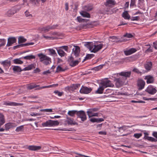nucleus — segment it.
<instances>
[{"label":"nucleus","instance_id":"a19ab883","mask_svg":"<svg viewBox=\"0 0 157 157\" xmlns=\"http://www.w3.org/2000/svg\"><path fill=\"white\" fill-rule=\"evenodd\" d=\"M57 52L58 54L61 57L64 56L65 54L63 51L61 49L57 50Z\"/></svg>","mask_w":157,"mask_h":157},{"label":"nucleus","instance_id":"c756f323","mask_svg":"<svg viewBox=\"0 0 157 157\" xmlns=\"http://www.w3.org/2000/svg\"><path fill=\"white\" fill-rule=\"evenodd\" d=\"M35 56L33 55H30L25 56L23 57H21V58H23L25 59L30 60L32 59H34L35 58Z\"/></svg>","mask_w":157,"mask_h":157},{"label":"nucleus","instance_id":"3c124183","mask_svg":"<svg viewBox=\"0 0 157 157\" xmlns=\"http://www.w3.org/2000/svg\"><path fill=\"white\" fill-rule=\"evenodd\" d=\"M103 66H104V65H100L98 67H95L94 68V69L96 71H98L100 69H101L102 68Z\"/></svg>","mask_w":157,"mask_h":157},{"label":"nucleus","instance_id":"393cba45","mask_svg":"<svg viewBox=\"0 0 157 157\" xmlns=\"http://www.w3.org/2000/svg\"><path fill=\"white\" fill-rule=\"evenodd\" d=\"M21 67L18 66H14L13 68V70L14 72H20L23 71L22 70Z\"/></svg>","mask_w":157,"mask_h":157},{"label":"nucleus","instance_id":"6ab92c4d","mask_svg":"<svg viewBox=\"0 0 157 157\" xmlns=\"http://www.w3.org/2000/svg\"><path fill=\"white\" fill-rule=\"evenodd\" d=\"M145 79L147 80L146 82L147 83H152L154 81L153 77L150 75L146 76L145 78Z\"/></svg>","mask_w":157,"mask_h":157},{"label":"nucleus","instance_id":"423d86ee","mask_svg":"<svg viewBox=\"0 0 157 157\" xmlns=\"http://www.w3.org/2000/svg\"><path fill=\"white\" fill-rule=\"evenodd\" d=\"M18 10L14 8H11L6 12L4 14L5 16L6 17H11Z\"/></svg>","mask_w":157,"mask_h":157},{"label":"nucleus","instance_id":"20e7f679","mask_svg":"<svg viewBox=\"0 0 157 157\" xmlns=\"http://www.w3.org/2000/svg\"><path fill=\"white\" fill-rule=\"evenodd\" d=\"M59 124V122L57 121L49 120L43 123L42 125L43 127H51L58 125Z\"/></svg>","mask_w":157,"mask_h":157},{"label":"nucleus","instance_id":"0e129e2a","mask_svg":"<svg viewBox=\"0 0 157 157\" xmlns=\"http://www.w3.org/2000/svg\"><path fill=\"white\" fill-rule=\"evenodd\" d=\"M133 71L134 72H136L137 73H140V72L139 71V70H138L136 68H134L133 70Z\"/></svg>","mask_w":157,"mask_h":157},{"label":"nucleus","instance_id":"e433bc0d","mask_svg":"<svg viewBox=\"0 0 157 157\" xmlns=\"http://www.w3.org/2000/svg\"><path fill=\"white\" fill-rule=\"evenodd\" d=\"M104 88L102 85L100 86L98 89L96 91V93L97 94H101L103 93V91L104 90Z\"/></svg>","mask_w":157,"mask_h":157},{"label":"nucleus","instance_id":"f257e3e1","mask_svg":"<svg viewBox=\"0 0 157 157\" xmlns=\"http://www.w3.org/2000/svg\"><path fill=\"white\" fill-rule=\"evenodd\" d=\"M91 52L96 53L101 50L102 48L106 49L108 47V44L104 42H97L94 44L87 42L85 44Z\"/></svg>","mask_w":157,"mask_h":157},{"label":"nucleus","instance_id":"aec40b11","mask_svg":"<svg viewBox=\"0 0 157 157\" xmlns=\"http://www.w3.org/2000/svg\"><path fill=\"white\" fill-rule=\"evenodd\" d=\"M28 149L32 151H37L40 149L41 148V147L40 146H29L28 147Z\"/></svg>","mask_w":157,"mask_h":157},{"label":"nucleus","instance_id":"dca6fc26","mask_svg":"<svg viewBox=\"0 0 157 157\" xmlns=\"http://www.w3.org/2000/svg\"><path fill=\"white\" fill-rule=\"evenodd\" d=\"M136 51V50L134 48H131L128 50L124 51V54L126 56L129 55L135 52Z\"/></svg>","mask_w":157,"mask_h":157},{"label":"nucleus","instance_id":"09e8293b","mask_svg":"<svg viewBox=\"0 0 157 157\" xmlns=\"http://www.w3.org/2000/svg\"><path fill=\"white\" fill-rule=\"evenodd\" d=\"M54 93L55 94H57L59 96H61L63 95V92H60L57 90H55L54 92Z\"/></svg>","mask_w":157,"mask_h":157},{"label":"nucleus","instance_id":"69168bd1","mask_svg":"<svg viewBox=\"0 0 157 157\" xmlns=\"http://www.w3.org/2000/svg\"><path fill=\"white\" fill-rule=\"evenodd\" d=\"M63 49H64L66 51H67L68 50V47L67 46H63L61 47Z\"/></svg>","mask_w":157,"mask_h":157},{"label":"nucleus","instance_id":"6e6552de","mask_svg":"<svg viewBox=\"0 0 157 157\" xmlns=\"http://www.w3.org/2000/svg\"><path fill=\"white\" fill-rule=\"evenodd\" d=\"M133 36L130 33H126L122 37H121V40H119L117 41H112V42H115L116 43H121L123 42H125L128 41V40L125 37L128 38H131L133 37Z\"/></svg>","mask_w":157,"mask_h":157},{"label":"nucleus","instance_id":"ea45409f","mask_svg":"<svg viewBox=\"0 0 157 157\" xmlns=\"http://www.w3.org/2000/svg\"><path fill=\"white\" fill-rule=\"evenodd\" d=\"M39 85H37L35 84L32 85L31 84L28 86L27 87V89L29 90H31L33 89V88L36 87H39Z\"/></svg>","mask_w":157,"mask_h":157},{"label":"nucleus","instance_id":"052dcab7","mask_svg":"<svg viewBox=\"0 0 157 157\" xmlns=\"http://www.w3.org/2000/svg\"><path fill=\"white\" fill-rule=\"evenodd\" d=\"M30 115L32 116H36L40 115V114L37 113H31L30 114Z\"/></svg>","mask_w":157,"mask_h":157},{"label":"nucleus","instance_id":"49530a36","mask_svg":"<svg viewBox=\"0 0 157 157\" xmlns=\"http://www.w3.org/2000/svg\"><path fill=\"white\" fill-rule=\"evenodd\" d=\"M48 51L49 52V54L50 55H54L56 54L55 51L52 49H49Z\"/></svg>","mask_w":157,"mask_h":157},{"label":"nucleus","instance_id":"774afa93","mask_svg":"<svg viewBox=\"0 0 157 157\" xmlns=\"http://www.w3.org/2000/svg\"><path fill=\"white\" fill-rule=\"evenodd\" d=\"M153 44L155 48L157 49V41L154 42Z\"/></svg>","mask_w":157,"mask_h":157},{"label":"nucleus","instance_id":"864d4df0","mask_svg":"<svg viewBox=\"0 0 157 157\" xmlns=\"http://www.w3.org/2000/svg\"><path fill=\"white\" fill-rule=\"evenodd\" d=\"M141 136V133H136L134 135V136L137 139L139 138Z\"/></svg>","mask_w":157,"mask_h":157},{"label":"nucleus","instance_id":"58836bf2","mask_svg":"<svg viewBox=\"0 0 157 157\" xmlns=\"http://www.w3.org/2000/svg\"><path fill=\"white\" fill-rule=\"evenodd\" d=\"M26 40L23 37L20 36L18 38V42L19 44L25 42Z\"/></svg>","mask_w":157,"mask_h":157},{"label":"nucleus","instance_id":"39448f33","mask_svg":"<svg viewBox=\"0 0 157 157\" xmlns=\"http://www.w3.org/2000/svg\"><path fill=\"white\" fill-rule=\"evenodd\" d=\"M58 26V25H48L46 26L40 28H39V30L43 31L44 33H46L49 31L50 30L53 29H56Z\"/></svg>","mask_w":157,"mask_h":157},{"label":"nucleus","instance_id":"f3484780","mask_svg":"<svg viewBox=\"0 0 157 157\" xmlns=\"http://www.w3.org/2000/svg\"><path fill=\"white\" fill-rule=\"evenodd\" d=\"M4 104L6 105L10 106H21L23 105V104L20 103H17L13 102H6Z\"/></svg>","mask_w":157,"mask_h":157},{"label":"nucleus","instance_id":"c03bdc74","mask_svg":"<svg viewBox=\"0 0 157 157\" xmlns=\"http://www.w3.org/2000/svg\"><path fill=\"white\" fill-rule=\"evenodd\" d=\"M6 40L4 39H0V47L4 45L5 44Z\"/></svg>","mask_w":157,"mask_h":157},{"label":"nucleus","instance_id":"338daca9","mask_svg":"<svg viewBox=\"0 0 157 157\" xmlns=\"http://www.w3.org/2000/svg\"><path fill=\"white\" fill-rule=\"evenodd\" d=\"M80 86L79 84H76L73 85V88L74 89H76L79 87Z\"/></svg>","mask_w":157,"mask_h":157},{"label":"nucleus","instance_id":"680f3d73","mask_svg":"<svg viewBox=\"0 0 157 157\" xmlns=\"http://www.w3.org/2000/svg\"><path fill=\"white\" fill-rule=\"evenodd\" d=\"M43 36L44 38H45V39H53V37H50L48 36H45L44 35H43Z\"/></svg>","mask_w":157,"mask_h":157},{"label":"nucleus","instance_id":"ddd939ff","mask_svg":"<svg viewBox=\"0 0 157 157\" xmlns=\"http://www.w3.org/2000/svg\"><path fill=\"white\" fill-rule=\"evenodd\" d=\"M91 90L92 89L91 88L82 86V88L80 90V92L81 93L87 94L90 93Z\"/></svg>","mask_w":157,"mask_h":157},{"label":"nucleus","instance_id":"cd10ccee","mask_svg":"<svg viewBox=\"0 0 157 157\" xmlns=\"http://www.w3.org/2000/svg\"><path fill=\"white\" fill-rule=\"evenodd\" d=\"M115 4L114 1L113 0H107L105 5L106 6H110V5H114Z\"/></svg>","mask_w":157,"mask_h":157},{"label":"nucleus","instance_id":"8fccbe9b","mask_svg":"<svg viewBox=\"0 0 157 157\" xmlns=\"http://www.w3.org/2000/svg\"><path fill=\"white\" fill-rule=\"evenodd\" d=\"M40 111H45L48 112H52V109H45L40 110Z\"/></svg>","mask_w":157,"mask_h":157},{"label":"nucleus","instance_id":"f704fd0d","mask_svg":"<svg viewBox=\"0 0 157 157\" xmlns=\"http://www.w3.org/2000/svg\"><path fill=\"white\" fill-rule=\"evenodd\" d=\"M144 138L145 139L151 142H156L157 141V140L151 137L145 136H144Z\"/></svg>","mask_w":157,"mask_h":157},{"label":"nucleus","instance_id":"4c0bfd02","mask_svg":"<svg viewBox=\"0 0 157 157\" xmlns=\"http://www.w3.org/2000/svg\"><path fill=\"white\" fill-rule=\"evenodd\" d=\"M13 127L12 124L11 123H7L5 125V130L6 131L8 130L9 129Z\"/></svg>","mask_w":157,"mask_h":157},{"label":"nucleus","instance_id":"2f4dec72","mask_svg":"<svg viewBox=\"0 0 157 157\" xmlns=\"http://www.w3.org/2000/svg\"><path fill=\"white\" fill-rule=\"evenodd\" d=\"M34 68V65L33 64H31L29 65L28 67H25L24 68L22 69V70H23V71L29 70Z\"/></svg>","mask_w":157,"mask_h":157},{"label":"nucleus","instance_id":"13d9d810","mask_svg":"<svg viewBox=\"0 0 157 157\" xmlns=\"http://www.w3.org/2000/svg\"><path fill=\"white\" fill-rule=\"evenodd\" d=\"M77 19L78 21L79 22H81L83 21H84V19L80 17H78L77 18Z\"/></svg>","mask_w":157,"mask_h":157},{"label":"nucleus","instance_id":"2eb2a0df","mask_svg":"<svg viewBox=\"0 0 157 157\" xmlns=\"http://www.w3.org/2000/svg\"><path fill=\"white\" fill-rule=\"evenodd\" d=\"M16 39L15 37H11L8 40V43L6 44V46H10L13 43L16 42Z\"/></svg>","mask_w":157,"mask_h":157},{"label":"nucleus","instance_id":"79ce46f5","mask_svg":"<svg viewBox=\"0 0 157 157\" xmlns=\"http://www.w3.org/2000/svg\"><path fill=\"white\" fill-rule=\"evenodd\" d=\"M25 14L26 17L29 18H30L32 17V15L28 10H27L25 12Z\"/></svg>","mask_w":157,"mask_h":157},{"label":"nucleus","instance_id":"de8ad7c7","mask_svg":"<svg viewBox=\"0 0 157 157\" xmlns=\"http://www.w3.org/2000/svg\"><path fill=\"white\" fill-rule=\"evenodd\" d=\"M23 128L24 127L23 125L17 127L15 130L17 132L21 131L23 129Z\"/></svg>","mask_w":157,"mask_h":157},{"label":"nucleus","instance_id":"c9c22d12","mask_svg":"<svg viewBox=\"0 0 157 157\" xmlns=\"http://www.w3.org/2000/svg\"><path fill=\"white\" fill-rule=\"evenodd\" d=\"M78 111L77 110H71L69 111L67 114L69 115L71 117H73L74 116L75 114H77Z\"/></svg>","mask_w":157,"mask_h":157},{"label":"nucleus","instance_id":"37998d69","mask_svg":"<svg viewBox=\"0 0 157 157\" xmlns=\"http://www.w3.org/2000/svg\"><path fill=\"white\" fill-rule=\"evenodd\" d=\"M3 115L0 113V122L1 123H3V124L5 122V121L4 119Z\"/></svg>","mask_w":157,"mask_h":157},{"label":"nucleus","instance_id":"72a5a7b5","mask_svg":"<svg viewBox=\"0 0 157 157\" xmlns=\"http://www.w3.org/2000/svg\"><path fill=\"white\" fill-rule=\"evenodd\" d=\"M22 58L16 59L13 60V63L15 64H21L23 63V62L20 60Z\"/></svg>","mask_w":157,"mask_h":157},{"label":"nucleus","instance_id":"9b49d317","mask_svg":"<svg viewBox=\"0 0 157 157\" xmlns=\"http://www.w3.org/2000/svg\"><path fill=\"white\" fill-rule=\"evenodd\" d=\"M145 91L151 94H154L157 91L156 89L152 86H149L146 89Z\"/></svg>","mask_w":157,"mask_h":157},{"label":"nucleus","instance_id":"4be33fe9","mask_svg":"<svg viewBox=\"0 0 157 157\" xmlns=\"http://www.w3.org/2000/svg\"><path fill=\"white\" fill-rule=\"evenodd\" d=\"M67 120L66 121V122L69 124L70 125H77L78 123L75 121H74L73 119H71L70 118L67 117Z\"/></svg>","mask_w":157,"mask_h":157},{"label":"nucleus","instance_id":"412c9836","mask_svg":"<svg viewBox=\"0 0 157 157\" xmlns=\"http://www.w3.org/2000/svg\"><path fill=\"white\" fill-rule=\"evenodd\" d=\"M34 44V43L33 42H30L24 44H21L19 45H17V46H15L13 47V49H15L16 48H20V47H22L24 46H29L30 45H33Z\"/></svg>","mask_w":157,"mask_h":157},{"label":"nucleus","instance_id":"e2e57ef3","mask_svg":"<svg viewBox=\"0 0 157 157\" xmlns=\"http://www.w3.org/2000/svg\"><path fill=\"white\" fill-rule=\"evenodd\" d=\"M98 134L100 135H106V132L105 131H100L98 132Z\"/></svg>","mask_w":157,"mask_h":157},{"label":"nucleus","instance_id":"c85d7f7f","mask_svg":"<svg viewBox=\"0 0 157 157\" xmlns=\"http://www.w3.org/2000/svg\"><path fill=\"white\" fill-rule=\"evenodd\" d=\"M152 63L151 62H147L144 65V67L145 69L148 70H150L151 68Z\"/></svg>","mask_w":157,"mask_h":157},{"label":"nucleus","instance_id":"a211bd4d","mask_svg":"<svg viewBox=\"0 0 157 157\" xmlns=\"http://www.w3.org/2000/svg\"><path fill=\"white\" fill-rule=\"evenodd\" d=\"M131 72L128 71L126 72H122L119 73V75L122 76L121 77H125L126 80L127 79V78L130 77L131 75Z\"/></svg>","mask_w":157,"mask_h":157},{"label":"nucleus","instance_id":"f03ea898","mask_svg":"<svg viewBox=\"0 0 157 157\" xmlns=\"http://www.w3.org/2000/svg\"><path fill=\"white\" fill-rule=\"evenodd\" d=\"M37 56L39 58L40 61L44 64L47 65L51 63V58L46 55L41 53L38 54Z\"/></svg>","mask_w":157,"mask_h":157},{"label":"nucleus","instance_id":"f8f14e48","mask_svg":"<svg viewBox=\"0 0 157 157\" xmlns=\"http://www.w3.org/2000/svg\"><path fill=\"white\" fill-rule=\"evenodd\" d=\"M145 85V82L142 79L139 80L137 82V85L139 90H141L143 89Z\"/></svg>","mask_w":157,"mask_h":157},{"label":"nucleus","instance_id":"0eeeda50","mask_svg":"<svg viewBox=\"0 0 157 157\" xmlns=\"http://www.w3.org/2000/svg\"><path fill=\"white\" fill-rule=\"evenodd\" d=\"M100 84L102 85L104 88L108 87H113L114 86V85L112 83L111 81L108 79L101 81Z\"/></svg>","mask_w":157,"mask_h":157},{"label":"nucleus","instance_id":"6e6d98bb","mask_svg":"<svg viewBox=\"0 0 157 157\" xmlns=\"http://www.w3.org/2000/svg\"><path fill=\"white\" fill-rule=\"evenodd\" d=\"M140 18V17L138 16H136L135 17H132L131 18V20L132 21H138Z\"/></svg>","mask_w":157,"mask_h":157},{"label":"nucleus","instance_id":"b1692460","mask_svg":"<svg viewBox=\"0 0 157 157\" xmlns=\"http://www.w3.org/2000/svg\"><path fill=\"white\" fill-rule=\"evenodd\" d=\"M80 14L83 17L90 18V14L86 11H82L80 12Z\"/></svg>","mask_w":157,"mask_h":157},{"label":"nucleus","instance_id":"7ed1b4c3","mask_svg":"<svg viewBox=\"0 0 157 157\" xmlns=\"http://www.w3.org/2000/svg\"><path fill=\"white\" fill-rule=\"evenodd\" d=\"M115 84L117 87H119L126 84V78L120 77L115 79Z\"/></svg>","mask_w":157,"mask_h":157},{"label":"nucleus","instance_id":"a878e982","mask_svg":"<svg viewBox=\"0 0 157 157\" xmlns=\"http://www.w3.org/2000/svg\"><path fill=\"white\" fill-rule=\"evenodd\" d=\"M104 119L102 118H92L90 119V121L92 122H100L104 121Z\"/></svg>","mask_w":157,"mask_h":157},{"label":"nucleus","instance_id":"4468645a","mask_svg":"<svg viewBox=\"0 0 157 157\" xmlns=\"http://www.w3.org/2000/svg\"><path fill=\"white\" fill-rule=\"evenodd\" d=\"M74 48L72 49V54H74L75 57H78L80 52V48L77 46H74Z\"/></svg>","mask_w":157,"mask_h":157},{"label":"nucleus","instance_id":"473e14b6","mask_svg":"<svg viewBox=\"0 0 157 157\" xmlns=\"http://www.w3.org/2000/svg\"><path fill=\"white\" fill-rule=\"evenodd\" d=\"M66 69V68H63L61 67V66L59 65L57 67L56 72H58L59 71H64Z\"/></svg>","mask_w":157,"mask_h":157},{"label":"nucleus","instance_id":"a18cd8bd","mask_svg":"<svg viewBox=\"0 0 157 157\" xmlns=\"http://www.w3.org/2000/svg\"><path fill=\"white\" fill-rule=\"evenodd\" d=\"M94 56V55L93 54H87L85 57V59H90L93 57Z\"/></svg>","mask_w":157,"mask_h":157},{"label":"nucleus","instance_id":"603ef678","mask_svg":"<svg viewBox=\"0 0 157 157\" xmlns=\"http://www.w3.org/2000/svg\"><path fill=\"white\" fill-rule=\"evenodd\" d=\"M84 9L87 11H90L92 10V8L91 6H86L84 7Z\"/></svg>","mask_w":157,"mask_h":157},{"label":"nucleus","instance_id":"5701e85b","mask_svg":"<svg viewBox=\"0 0 157 157\" xmlns=\"http://www.w3.org/2000/svg\"><path fill=\"white\" fill-rule=\"evenodd\" d=\"M122 16L125 19L129 20L130 17V16L128 13L127 11L124 12L122 14Z\"/></svg>","mask_w":157,"mask_h":157},{"label":"nucleus","instance_id":"7c9ffc66","mask_svg":"<svg viewBox=\"0 0 157 157\" xmlns=\"http://www.w3.org/2000/svg\"><path fill=\"white\" fill-rule=\"evenodd\" d=\"M87 113L89 117L93 116H98V113H93L91 111H87Z\"/></svg>","mask_w":157,"mask_h":157},{"label":"nucleus","instance_id":"bf43d9fd","mask_svg":"<svg viewBox=\"0 0 157 157\" xmlns=\"http://www.w3.org/2000/svg\"><path fill=\"white\" fill-rule=\"evenodd\" d=\"M135 0H131L130 6H133L135 3Z\"/></svg>","mask_w":157,"mask_h":157},{"label":"nucleus","instance_id":"5fc2aeb1","mask_svg":"<svg viewBox=\"0 0 157 157\" xmlns=\"http://www.w3.org/2000/svg\"><path fill=\"white\" fill-rule=\"evenodd\" d=\"M98 110V109L97 108H94L89 109V110L87 111H91L92 112H96Z\"/></svg>","mask_w":157,"mask_h":157},{"label":"nucleus","instance_id":"bb28decb","mask_svg":"<svg viewBox=\"0 0 157 157\" xmlns=\"http://www.w3.org/2000/svg\"><path fill=\"white\" fill-rule=\"evenodd\" d=\"M1 63L4 67L8 66V65L10 66L11 64L10 61L8 60H6L3 61Z\"/></svg>","mask_w":157,"mask_h":157},{"label":"nucleus","instance_id":"4d7b16f0","mask_svg":"<svg viewBox=\"0 0 157 157\" xmlns=\"http://www.w3.org/2000/svg\"><path fill=\"white\" fill-rule=\"evenodd\" d=\"M50 86H43L41 87H39L38 88H36L37 90H40L42 89H44V88H49V87Z\"/></svg>","mask_w":157,"mask_h":157},{"label":"nucleus","instance_id":"1a4fd4ad","mask_svg":"<svg viewBox=\"0 0 157 157\" xmlns=\"http://www.w3.org/2000/svg\"><path fill=\"white\" fill-rule=\"evenodd\" d=\"M77 115L78 117L81 118L82 121L86 119V117L85 112L82 110L78 111Z\"/></svg>","mask_w":157,"mask_h":157},{"label":"nucleus","instance_id":"9d476101","mask_svg":"<svg viewBox=\"0 0 157 157\" xmlns=\"http://www.w3.org/2000/svg\"><path fill=\"white\" fill-rule=\"evenodd\" d=\"M80 58L79 59V60H74L73 58L71 56L68 59V61L69 62L70 65L71 67H74L77 65L79 62L80 61Z\"/></svg>","mask_w":157,"mask_h":157}]
</instances>
